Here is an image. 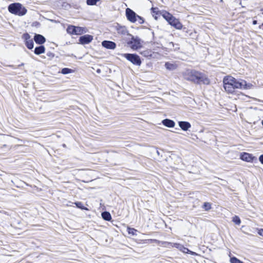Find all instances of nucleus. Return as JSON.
<instances>
[{"mask_svg": "<svg viewBox=\"0 0 263 263\" xmlns=\"http://www.w3.org/2000/svg\"><path fill=\"white\" fill-rule=\"evenodd\" d=\"M128 45L133 50H138L142 46V42L137 36H132L131 40L127 42Z\"/></svg>", "mask_w": 263, "mask_h": 263, "instance_id": "obj_5", "label": "nucleus"}, {"mask_svg": "<svg viewBox=\"0 0 263 263\" xmlns=\"http://www.w3.org/2000/svg\"><path fill=\"white\" fill-rule=\"evenodd\" d=\"M223 87L226 91L228 93L233 94L235 89H251L253 85L247 83L243 80H237L232 76H228L225 77L223 80Z\"/></svg>", "mask_w": 263, "mask_h": 263, "instance_id": "obj_1", "label": "nucleus"}, {"mask_svg": "<svg viewBox=\"0 0 263 263\" xmlns=\"http://www.w3.org/2000/svg\"><path fill=\"white\" fill-rule=\"evenodd\" d=\"M47 55L48 57H52H52H54V54H53L52 53H51V52H48V53H47Z\"/></svg>", "mask_w": 263, "mask_h": 263, "instance_id": "obj_36", "label": "nucleus"}, {"mask_svg": "<svg viewBox=\"0 0 263 263\" xmlns=\"http://www.w3.org/2000/svg\"><path fill=\"white\" fill-rule=\"evenodd\" d=\"M180 251L184 253H190L193 255H197V254L196 253L193 252L192 251H190L187 248L184 247L183 246H182Z\"/></svg>", "mask_w": 263, "mask_h": 263, "instance_id": "obj_19", "label": "nucleus"}, {"mask_svg": "<svg viewBox=\"0 0 263 263\" xmlns=\"http://www.w3.org/2000/svg\"><path fill=\"white\" fill-rule=\"evenodd\" d=\"M123 57L135 65L140 66L141 64L140 58L137 54L125 53L123 54Z\"/></svg>", "mask_w": 263, "mask_h": 263, "instance_id": "obj_6", "label": "nucleus"}, {"mask_svg": "<svg viewBox=\"0 0 263 263\" xmlns=\"http://www.w3.org/2000/svg\"><path fill=\"white\" fill-rule=\"evenodd\" d=\"M8 10L12 14L23 16L27 12L26 9L20 3H13L8 6Z\"/></svg>", "mask_w": 263, "mask_h": 263, "instance_id": "obj_4", "label": "nucleus"}, {"mask_svg": "<svg viewBox=\"0 0 263 263\" xmlns=\"http://www.w3.org/2000/svg\"><path fill=\"white\" fill-rule=\"evenodd\" d=\"M75 26L69 25L67 28V32L70 34H75Z\"/></svg>", "mask_w": 263, "mask_h": 263, "instance_id": "obj_20", "label": "nucleus"}, {"mask_svg": "<svg viewBox=\"0 0 263 263\" xmlns=\"http://www.w3.org/2000/svg\"><path fill=\"white\" fill-rule=\"evenodd\" d=\"M163 17L168 23L170 25L176 29L181 30L183 25L179 20L175 17L173 15L167 11H163L161 13Z\"/></svg>", "mask_w": 263, "mask_h": 263, "instance_id": "obj_3", "label": "nucleus"}, {"mask_svg": "<svg viewBox=\"0 0 263 263\" xmlns=\"http://www.w3.org/2000/svg\"><path fill=\"white\" fill-rule=\"evenodd\" d=\"M140 54L142 55L143 56L147 58H153V54H154V52H152V51L150 49H146L145 50H143L142 51H141Z\"/></svg>", "mask_w": 263, "mask_h": 263, "instance_id": "obj_14", "label": "nucleus"}, {"mask_svg": "<svg viewBox=\"0 0 263 263\" xmlns=\"http://www.w3.org/2000/svg\"><path fill=\"white\" fill-rule=\"evenodd\" d=\"M73 70L68 68H64L62 69L61 72L64 74H68L72 72Z\"/></svg>", "mask_w": 263, "mask_h": 263, "instance_id": "obj_23", "label": "nucleus"}, {"mask_svg": "<svg viewBox=\"0 0 263 263\" xmlns=\"http://www.w3.org/2000/svg\"><path fill=\"white\" fill-rule=\"evenodd\" d=\"M262 125H263V120L262 121Z\"/></svg>", "mask_w": 263, "mask_h": 263, "instance_id": "obj_40", "label": "nucleus"}, {"mask_svg": "<svg viewBox=\"0 0 263 263\" xmlns=\"http://www.w3.org/2000/svg\"><path fill=\"white\" fill-rule=\"evenodd\" d=\"M168 245H170L172 248H176L179 249L180 251L181 249V248L183 245L178 243H167Z\"/></svg>", "mask_w": 263, "mask_h": 263, "instance_id": "obj_22", "label": "nucleus"}, {"mask_svg": "<svg viewBox=\"0 0 263 263\" xmlns=\"http://www.w3.org/2000/svg\"><path fill=\"white\" fill-rule=\"evenodd\" d=\"M165 68L169 70H174L177 68V65L174 63L166 62L165 64Z\"/></svg>", "mask_w": 263, "mask_h": 263, "instance_id": "obj_15", "label": "nucleus"}, {"mask_svg": "<svg viewBox=\"0 0 263 263\" xmlns=\"http://www.w3.org/2000/svg\"><path fill=\"white\" fill-rule=\"evenodd\" d=\"M240 159L243 161L250 162L256 159V158L251 154L243 153L240 155Z\"/></svg>", "mask_w": 263, "mask_h": 263, "instance_id": "obj_8", "label": "nucleus"}, {"mask_svg": "<svg viewBox=\"0 0 263 263\" xmlns=\"http://www.w3.org/2000/svg\"><path fill=\"white\" fill-rule=\"evenodd\" d=\"M97 72L98 73H100L101 72V70L100 69H98L97 70Z\"/></svg>", "mask_w": 263, "mask_h": 263, "instance_id": "obj_38", "label": "nucleus"}, {"mask_svg": "<svg viewBox=\"0 0 263 263\" xmlns=\"http://www.w3.org/2000/svg\"><path fill=\"white\" fill-rule=\"evenodd\" d=\"M238 99H243V97H246V98H247L248 96H244L242 93H240L239 94H238Z\"/></svg>", "mask_w": 263, "mask_h": 263, "instance_id": "obj_33", "label": "nucleus"}, {"mask_svg": "<svg viewBox=\"0 0 263 263\" xmlns=\"http://www.w3.org/2000/svg\"><path fill=\"white\" fill-rule=\"evenodd\" d=\"M127 231H128V234L132 235L133 236H135V235H137L136 232H137V231L134 228H128Z\"/></svg>", "mask_w": 263, "mask_h": 263, "instance_id": "obj_25", "label": "nucleus"}, {"mask_svg": "<svg viewBox=\"0 0 263 263\" xmlns=\"http://www.w3.org/2000/svg\"><path fill=\"white\" fill-rule=\"evenodd\" d=\"M253 24L254 25L256 24H257V21H256V20L253 21Z\"/></svg>", "mask_w": 263, "mask_h": 263, "instance_id": "obj_37", "label": "nucleus"}, {"mask_svg": "<svg viewBox=\"0 0 263 263\" xmlns=\"http://www.w3.org/2000/svg\"><path fill=\"white\" fill-rule=\"evenodd\" d=\"M183 75L185 80L194 83L204 84L210 83V80L205 74L194 70L187 69L183 72Z\"/></svg>", "mask_w": 263, "mask_h": 263, "instance_id": "obj_2", "label": "nucleus"}, {"mask_svg": "<svg viewBox=\"0 0 263 263\" xmlns=\"http://www.w3.org/2000/svg\"><path fill=\"white\" fill-rule=\"evenodd\" d=\"M75 29H75V34L76 35L82 34L86 32L85 28H82L81 27L75 26Z\"/></svg>", "mask_w": 263, "mask_h": 263, "instance_id": "obj_17", "label": "nucleus"}, {"mask_svg": "<svg viewBox=\"0 0 263 263\" xmlns=\"http://www.w3.org/2000/svg\"><path fill=\"white\" fill-rule=\"evenodd\" d=\"M259 160L263 164V155H261L259 156Z\"/></svg>", "mask_w": 263, "mask_h": 263, "instance_id": "obj_35", "label": "nucleus"}, {"mask_svg": "<svg viewBox=\"0 0 263 263\" xmlns=\"http://www.w3.org/2000/svg\"><path fill=\"white\" fill-rule=\"evenodd\" d=\"M126 15L128 20L132 23H135L137 21V14L135 12L130 9L127 8L126 10Z\"/></svg>", "mask_w": 263, "mask_h": 263, "instance_id": "obj_7", "label": "nucleus"}, {"mask_svg": "<svg viewBox=\"0 0 263 263\" xmlns=\"http://www.w3.org/2000/svg\"><path fill=\"white\" fill-rule=\"evenodd\" d=\"M102 46L108 49H115L116 44L115 42L110 41H104L102 42Z\"/></svg>", "mask_w": 263, "mask_h": 263, "instance_id": "obj_10", "label": "nucleus"}, {"mask_svg": "<svg viewBox=\"0 0 263 263\" xmlns=\"http://www.w3.org/2000/svg\"><path fill=\"white\" fill-rule=\"evenodd\" d=\"M25 44L27 48L29 49H31L33 48L34 43L32 40L31 39L26 41Z\"/></svg>", "mask_w": 263, "mask_h": 263, "instance_id": "obj_21", "label": "nucleus"}, {"mask_svg": "<svg viewBox=\"0 0 263 263\" xmlns=\"http://www.w3.org/2000/svg\"><path fill=\"white\" fill-rule=\"evenodd\" d=\"M102 218L107 221H109L111 219V216L110 214L108 212H104L102 213Z\"/></svg>", "mask_w": 263, "mask_h": 263, "instance_id": "obj_18", "label": "nucleus"}, {"mask_svg": "<svg viewBox=\"0 0 263 263\" xmlns=\"http://www.w3.org/2000/svg\"><path fill=\"white\" fill-rule=\"evenodd\" d=\"M178 124L179 127L184 131L187 130L191 127V124L186 121H179Z\"/></svg>", "mask_w": 263, "mask_h": 263, "instance_id": "obj_11", "label": "nucleus"}, {"mask_svg": "<svg viewBox=\"0 0 263 263\" xmlns=\"http://www.w3.org/2000/svg\"><path fill=\"white\" fill-rule=\"evenodd\" d=\"M74 204L76 205V206L81 209L82 210H87V209L85 208L83 205L82 202H75Z\"/></svg>", "mask_w": 263, "mask_h": 263, "instance_id": "obj_28", "label": "nucleus"}, {"mask_svg": "<svg viewBox=\"0 0 263 263\" xmlns=\"http://www.w3.org/2000/svg\"><path fill=\"white\" fill-rule=\"evenodd\" d=\"M232 221L236 224L239 225L241 223V220L238 216H235L233 217Z\"/></svg>", "mask_w": 263, "mask_h": 263, "instance_id": "obj_24", "label": "nucleus"}, {"mask_svg": "<svg viewBox=\"0 0 263 263\" xmlns=\"http://www.w3.org/2000/svg\"><path fill=\"white\" fill-rule=\"evenodd\" d=\"M153 10V12H156V10L157 9L156 8H152Z\"/></svg>", "mask_w": 263, "mask_h": 263, "instance_id": "obj_39", "label": "nucleus"}, {"mask_svg": "<svg viewBox=\"0 0 263 263\" xmlns=\"http://www.w3.org/2000/svg\"><path fill=\"white\" fill-rule=\"evenodd\" d=\"M34 40L36 43L39 44H42L46 41L45 37L41 34H35Z\"/></svg>", "mask_w": 263, "mask_h": 263, "instance_id": "obj_12", "label": "nucleus"}, {"mask_svg": "<svg viewBox=\"0 0 263 263\" xmlns=\"http://www.w3.org/2000/svg\"><path fill=\"white\" fill-rule=\"evenodd\" d=\"M93 40V36L91 35L86 34L82 36L79 39V42L82 44H87L89 43Z\"/></svg>", "mask_w": 263, "mask_h": 263, "instance_id": "obj_9", "label": "nucleus"}, {"mask_svg": "<svg viewBox=\"0 0 263 263\" xmlns=\"http://www.w3.org/2000/svg\"><path fill=\"white\" fill-rule=\"evenodd\" d=\"M257 230L258 234L259 235L263 236V229H257Z\"/></svg>", "mask_w": 263, "mask_h": 263, "instance_id": "obj_32", "label": "nucleus"}, {"mask_svg": "<svg viewBox=\"0 0 263 263\" xmlns=\"http://www.w3.org/2000/svg\"><path fill=\"white\" fill-rule=\"evenodd\" d=\"M137 21H138V22L140 24H142L144 23V20L141 16L137 15Z\"/></svg>", "mask_w": 263, "mask_h": 263, "instance_id": "obj_31", "label": "nucleus"}, {"mask_svg": "<svg viewBox=\"0 0 263 263\" xmlns=\"http://www.w3.org/2000/svg\"><path fill=\"white\" fill-rule=\"evenodd\" d=\"M23 39H24L26 42L28 41L29 40H31L30 39V36L29 34L28 33H25L23 35Z\"/></svg>", "mask_w": 263, "mask_h": 263, "instance_id": "obj_30", "label": "nucleus"}, {"mask_svg": "<svg viewBox=\"0 0 263 263\" xmlns=\"http://www.w3.org/2000/svg\"><path fill=\"white\" fill-rule=\"evenodd\" d=\"M203 208L206 211H208L211 208V204L209 202H205L203 204Z\"/></svg>", "mask_w": 263, "mask_h": 263, "instance_id": "obj_29", "label": "nucleus"}, {"mask_svg": "<svg viewBox=\"0 0 263 263\" xmlns=\"http://www.w3.org/2000/svg\"><path fill=\"white\" fill-rule=\"evenodd\" d=\"M167 243H169L168 242H163V245L166 247H167V248H172L171 247V246L170 245H168Z\"/></svg>", "mask_w": 263, "mask_h": 263, "instance_id": "obj_34", "label": "nucleus"}, {"mask_svg": "<svg viewBox=\"0 0 263 263\" xmlns=\"http://www.w3.org/2000/svg\"><path fill=\"white\" fill-rule=\"evenodd\" d=\"M231 263H244L235 257H233L230 258Z\"/></svg>", "mask_w": 263, "mask_h": 263, "instance_id": "obj_26", "label": "nucleus"}, {"mask_svg": "<svg viewBox=\"0 0 263 263\" xmlns=\"http://www.w3.org/2000/svg\"><path fill=\"white\" fill-rule=\"evenodd\" d=\"M45 48L43 46H40L39 47H36L34 49V53L39 55L40 54L43 53L45 52Z\"/></svg>", "mask_w": 263, "mask_h": 263, "instance_id": "obj_16", "label": "nucleus"}, {"mask_svg": "<svg viewBox=\"0 0 263 263\" xmlns=\"http://www.w3.org/2000/svg\"><path fill=\"white\" fill-rule=\"evenodd\" d=\"M100 0H87V4L88 5H95Z\"/></svg>", "mask_w": 263, "mask_h": 263, "instance_id": "obj_27", "label": "nucleus"}, {"mask_svg": "<svg viewBox=\"0 0 263 263\" xmlns=\"http://www.w3.org/2000/svg\"><path fill=\"white\" fill-rule=\"evenodd\" d=\"M162 124L168 127H174L175 125V123L173 120L170 119H166L162 121Z\"/></svg>", "mask_w": 263, "mask_h": 263, "instance_id": "obj_13", "label": "nucleus"}]
</instances>
